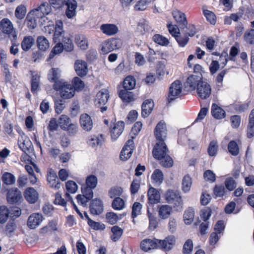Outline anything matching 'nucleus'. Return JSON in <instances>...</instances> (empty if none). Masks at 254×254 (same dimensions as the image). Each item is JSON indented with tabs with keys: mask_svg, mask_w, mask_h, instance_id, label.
Listing matches in <instances>:
<instances>
[{
	"mask_svg": "<svg viewBox=\"0 0 254 254\" xmlns=\"http://www.w3.org/2000/svg\"><path fill=\"white\" fill-rule=\"evenodd\" d=\"M175 242V238L172 235L168 236L163 240L156 239H145L141 241L140 248L145 252L157 248L169 251L173 248Z\"/></svg>",
	"mask_w": 254,
	"mask_h": 254,
	"instance_id": "nucleus-1",
	"label": "nucleus"
},
{
	"mask_svg": "<svg viewBox=\"0 0 254 254\" xmlns=\"http://www.w3.org/2000/svg\"><path fill=\"white\" fill-rule=\"evenodd\" d=\"M155 145L152 153L155 158L161 161L160 163L165 167H170L173 166V161L172 158L167 154L168 149L163 140H157Z\"/></svg>",
	"mask_w": 254,
	"mask_h": 254,
	"instance_id": "nucleus-2",
	"label": "nucleus"
},
{
	"mask_svg": "<svg viewBox=\"0 0 254 254\" xmlns=\"http://www.w3.org/2000/svg\"><path fill=\"white\" fill-rule=\"evenodd\" d=\"M57 43L52 49L49 55V59H53L55 55L61 54L64 50L66 52H71L73 50L74 45L70 36H65L61 38V40Z\"/></svg>",
	"mask_w": 254,
	"mask_h": 254,
	"instance_id": "nucleus-3",
	"label": "nucleus"
},
{
	"mask_svg": "<svg viewBox=\"0 0 254 254\" xmlns=\"http://www.w3.org/2000/svg\"><path fill=\"white\" fill-rule=\"evenodd\" d=\"M54 89L60 91L61 97L64 99L72 98L74 94V88L73 85L64 81H57L53 85Z\"/></svg>",
	"mask_w": 254,
	"mask_h": 254,
	"instance_id": "nucleus-4",
	"label": "nucleus"
},
{
	"mask_svg": "<svg viewBox=\"0 0 254 254\" xmlns=\"http://www.w3.org/2000/svg\"><path fill=\"white\" fill-rule=\"evenodd\" d=\"M166 200L169 203L172 204L177 210H181L183 208L182 198L178 191L173 190H168L165 195Z\"/></svg>",
	"mask_w": 254,
	"mask_h": 254,
	"instance_id": "nucleus-5",
	"label": "nucleus"
},
{
	"mask_svg": "<svg viewBox=\"0 0 254 254\" xmlns=\"http://www.w3.org/2000/svg\"><path fill=\"white\" fill-rule=\"evenodd\" d=\"M182 83L179 80L173 82L169 88L168 100L169 103L180 97L182 93Z\"/></svg>",
	"mask_w": 254,
	"mask_h": 254,
	"instance_id": "nucleus-6",
	"label": "nucleus"
},
{
	"mask_svg": "<svg viewBox=\"0 0 254 254\" xmlns=\"http://www.w3.org/2000/svg\"><path fill=\"white\" fill-rule=\"evenodd\" d=\"M196 92L198 97L202 99H206L211 95V88L210 85L205 81L199 82L196 88Z\"/></svg>",
	"mask_w": 254,
	"mask_h": 254,
	"instance_id": "nucleus-7",
	"label": "nucleus"
},
{
	"mask_svg": "<svg viewBox=\"0 0 254 254\" xmlns=\"http://www.w3.org/2000/svg\"><path fill=\"white\" fill-rule=\"evenodd\" d=\"M132 138L128 139L120 154V158L122 160L126 161L131 156L134 149V142L133 140V136L131 137Z\"/></svg>",
	"mask_w": 254,
	"mask_h": 254,
	"instance_id": "nucleus-8",
	"label": "nucleus"
},
{
	"mask_svg": "<svg viewBox=\"0 0 254 254\" xmlns=\"http://www.w3.org/2000/svg\"><path fill=\"white\" fill-rule=\"evenodd\" d=\"M202 76L200 75H191L189 76L184 85L188 90H194L196 89L199 82H201Z\"/></svg>",
	"mask_w": 254,
	"mask_h": 254,
	"instance_id": "nucleus-9",
	"label": "nucleus"
},
{
	"mask_svg": "<svg viewBox=\"0 0 254 254\" xmlns=\"http://www.w3.org/2000/svg\"><path fill=\"white\" fill-rule=\"evenodd\" d=\"M22 195L17 188H12L7 193V201L9 204H16L21 201Z\"/></svg>",
	"mask_w": 254,
	"mask_h": 254,
	"instance_id": "nucleus-10",
	"label": "nucleus"
},
{
	"mask_svg": "<svg viewBox=\"0 0 254 254\" xmlns=\"http://www.w3.org/2000/svg\"><path fill=\"white\" fill-rule=\"evenodd\" d=\"M51 9V6L49 3L45 2L32 10L36 11L35 13L37 14V17L41 18L42 20L45 22V19H47V18L45 15L50 13Z\"/></svg>",
	"mask_w": 254,
	"mask_h": 254,
	"instance_id": "nucleus-11",
	"label": "nucleus"
},
{
	"mask_svg": "<svg viewBox=\"0 0 254 254\" xmlns=\"http://www.w3.org/2000/svg\"><path fill=\"white\" fill-rule=\"evenodd\" d=\"M65 36H69V35L65 33L64 30L63 21L61 20H57L55 23L53 40L54 42H58L61 40V38Z\"/></svg>",
	"mask_w": 254,
	"mask_h": 254,
	"instance_id": "nucleus-12",
	"label": "nucleus"
},
{
	"mask_svg": "<svg viewBox=\"0 0 254 254\" xmlns=\"http://www.w3.org/2000/svg\"><path fill=\"white\" fill-rule=\"evenodd\" d=\"M79 123L81 127L86 131H90L93 127V120L87 114H82L80 115Z\"/></svg>",
	"mask_w": 254,
	"mask_h": 254,
	"instance_id": "nucleus-13",
	"label": "nucleus"
},
{
	"mask_svg": "<svg viewBox=\"0 0 254 254\" xmlns=\"http://www.w3.org/2000/svg\"><path fill=\"white\" fill-rule=\"evenodd\" d=\"M43 220L42 214L34 213L30 215L27 220V226L32 229L36 228L39 226Z\"/></svg>",
	"mask_w": 254,
	"mask_h": 254,
	"instance_id": "nucleus-14",
	"label": "nucleus"
},
{
	"mask_svg": "<svg viewBox=\"0 0 254 254\" xmlns=\"http://www.w3.org/2000/svg\"><path fill=\"white\" fill-rule=\"evenodd\" d=\"M64 4L67 8L65 11L66 16L68 18H72L76 15V9L77 6V2L75 0H64Z\"/></svg>",
	"mask_w": 254,
	"mask_h": 254,
	"instance_id": "nucleus-15",
	"label": "nucleus"
},
{
	"mask_svg": "<svg viewBox=\"0 0 254 254\" xmlns=\"http://www.w3.org/2000/svg\"><path fill=\"white\" fill-rule=\"evenodd\" d=\"M101 31L107 36H113L119 32V28L117 25L111 23L103 24L100 26Z\"/></svg>",
	"mask_w": 254,
	"mask_h": 254,
	"instance_id": "nucleus-16",
	"label": "nucleus"
},
{
	"mask_svg": "<svg viewBox=\"0 0 254 254\" xmlns=\"http://www.w3.org/2000/svg\"><path fill=\"white\" fill-rule=\"evenodd\" d=\"M166 127L165 122L161 121L157 125L154 134L157 140H164L167 134Z\"/></svg>",
	"mask_w": 254,
	"mask_h": 254,
	"instance_id": "nucleus-17",
	"label": "nucleus"
},
{
	"mask_svg": "<svg viewBox=\"0 0 254 254\" xmlns=\"http://www.w3.org/2000/svg\"><path fill=\"white\" fill-rule=\"evenodd\" d=\"M47 180L51 188L56 190H59L61 188V183L54 171H50L48 173Z\"/></svg>",
	"mask_w": 254,
	"mask_h": 254,
	"instance_id": "nucleus-18",
	"label": "nucleus"
},
{
	"mask_svg": "<svg viewBox=\"0 0 254 254\" xmlns=\"http://www.w3.org/2000/svg\"><path fill=\"white\" fill-rule=\"evenodd\" d=\"M172 15L174 18L181 28L186 27L188 22L186 15L181 11L176 9L172 12Z\"/></svg>",
	"mask_w": 254,
	"mask_h": 254,
	"instance_id": "nucleus-19",
	"label": "nucleus"
},
{
	"mask_svg": "<svg viewBox=\"0 0 254 254\" xmlns=\"http://www.w3.org/2000/svg\"><path fill=\"white\" fill-rule=\"evenodd\" d=\"M74 69L78 76H85L88 71L87 63L84 61L77 60L74 63Z\"/></svg>",
	"mask_w": 254,
	"mask_h": 254,
	"instance_id": "nucleus-20",
	"label": "nucleus"
},
{
	"mask_svg": "<svg viewBox=\"0 0 254 254\" xmlns=\"http://www.w3.org/2000/svg\"><path fill=\"white\" fill-rule=\"evenodd\" d=\"M109 98V91L106 89H103L99 91L96 95L95 103L99 106H104L107 102Z\"/></svg>",
	"mask_w": 254,
	"mask_h": 254,
	"instance_id": "nucleus-21",
	"label": "nucleus"
},
{
	"mask_svg": "<svg viewBox=\"0 0 254 254\" xmlns=\"http://www.w3.org/2000/svg\"><path fill=\"white\" fill-rule=\"evenodd\" d=\"M125 124L123 121L116 123L111 130V136L112 140H116L122 134L124 129Z\"/></svg>",
	"mask_w": 254,
	"mask_h": 254,
	"instance_id": "nucleus-22",
	"label": "nucleus"
},
{
	"mask_svg": "<svg viewBox=\"0 0 254 254\" xmlns=\"http://www.w3.org/2000/svg\"><path fill=\"white\" fill-rule=\"evenodd\" d=\"M24 197L30 203H35L39 197L37 191L33 188H28L24 191Z\"/></svg>",
	"mask_w": 254,
	"mask_h": 254,
	"instance_id": "nucleus-23",
	"label": "nucleus"
},
{
	"mask_svg": "<svg viewBox=\"0 0 254 254\" xmlns=\"http://www.w3.org/2000/svg\"><path fill=\"white\" fill-rule=\"evenodd\" d=\"M90 212L92 214L99 215L103 211V204L99 199H95L91 201L90 206Z\"/></svg>",
	"mask_w": 254,
	"mask_h": 254,
	"instance_id": "nucleus-24",
	"label": "nucleus"
},
{
	"mask_svg": "<svg viewBox=\"0 0 254 254\" xmlns=\"http://www.w3.org/2000/svg\"><path fill=\"white\" fill-rule=\"evenodd\" d=\"M172 212V207L169 205L164 204L158 206V216L162 219L168 218Z\"/></svg>",
	"mask_w": 254,
	"mask_h": 254,
	"instance_id": "nucleus-25",
	"label": "nucleus"
},
{
	"mask_svg": "<svg viewBox=\"0 0 254 254\" xmlns=\"http://www.w3.org/2000/svg\"><path fill=\"white\" fill-rule=\"evenodd\" d=\"M35 12L36 11L31 10L28 13L26 18V24L30 29H33L37 26V21L40 18L37 17Z\"/></svg>",
	"mask_w": 254,
	"mask_h": 254,
	"instance_id": "nucleus-26",
	"label": "nucleus"
},
{
	"mask_svg": "<svg viewBox=\"0 0 254 254\" xmlns=\"http://www.w3.org/2000/svg\"><path fill=\"white\" fill-rule=\"evenodd\" d=\"M148 199L151 204H156L160 202V194L155 188L150 187L148 190Z\"/></svg>",
	"mask_w": 254,
	"mask_h": 254,
	"instance_id": "nucleus-27",
	"label": "nucleus"
},
{
	"mask_svg": "<svg viewBox=\"0 0 254 254\" xmlns=\"http://www.w3.org/2000/svg\"><path fill=\"white\" fill-rule=\"evenodd\" d=\"M18 143L20 148L24 152L28 150L32 145L29 138L25 136L23 133H22V134H20V137L18 140Z\"/></svg>",
	"mask_w": 254,
	"mask_h": 254,
	"instance_id": "nucleus-28",
	"label": "nucleus"
},
{
	"mask_svg": "<svg viewBox=\"0 0 254 254\" xmlns=\"http://www.w3.org/2000/svg\"><path fill=\"white\" fill-rule=\"evenodd\" d=\"M153 107V101L151 99L146 100L142 105V117L143 118L148 117L152 112Z\"/></svg>",
	"mask_w": 254,
	"mask_h": 254,
	"instance_id": "nucleus-29",
	"label": "nucleus"
},
{
	"mask_svg": "<svg viewBox=\"0 0 254 254\" xmlns=\"http://www.w3.org/2000/svg\"><path fill=\"white\" fill-rule=\"evenodd\" d=\"M0 28L2 32L6 34L11 33L14 29L12 22L8 18H3L1 20Z\"/></svg>",
	"mask_w": 254,
	"mask_h": 254,
	"instance_id": "nucleus-30",
	"label": "nucleus"
},
{
	"mask_svg": "<svg viewBox=\"0 0 254 254\" xmlns=\"http://www.w3.org/2000/svg\"><path fill=\"white\" fill-rule=\"evenodd\" d=\"M104 136L103 134L98 135H91L89 137L88 144L92 147H96L98 145H102L104 142Z\"/></svg>",
	"mask_w": 254,
	"mask_h": 254,
	"instance_id": "nucleus-31",
	"label": "nucleus"
},
{
	"mask_svg": "<svg viewBox=\"0 0 254 254\" xmlns=\"http://www.w3.org/2000/svg\"><path fill=\"white\" fill-rule=\"evenodd\" d=\"M127 90L123 89L119 92V96L125 103H130L134 100V95L133 93Z\"/></svg>",
	"mask_w": 254,
	"mask_h": 254,
	"instance_id": "nucleus-32",
	"label": "nucleus"
},
{
	"mask_svg": "<svg viewBox=\"0 0 254 254\" xmlns=\"http://www.w3.org/2000/svg\"><path fill=\"white\" fill-rule=\"evenodd\" d=\"M31 92L33 93L37 92L39 89L40 84V75L35 71L32 72L31 73Z\"/></svg>",
	"mask_w": 254,
	"mask_h": 254,
	"instance_id": "nucleus-33",
	"label": "nucleus"
},
{
	"mask_svg": "<svg viewBox=\"0 0 254 254\" xmlns=\"http://www.w3.org/2000/svg\"><path fill=\"white\" fill-rule=\"evenodd\" d=\"M211 114L215 118L217 119H221L225 117L224 110L215 104L212 105Z\"/></svg>",
	"mask_w": 254,
	"mask_h": 254,
	"instance_id": "nucleus-34",
	"label": "nucleus"
},
{
	"mask_svg": "<svg viewBox=\"0 0 254 254\" xmlns=\"http://www.w3.org/2000/svg\"><path fill=\"white\" fill-rule=\"evenodd\" d=\"M34 39L31 36H25L21 42V48L24 51H28L34 43Z\"/></svg>",
	"mask_w": 254,
	"mask_h": 254,
	"instance_id": "nucleus-35",
	"label": "nucleus"
},
{
	"mask_svg": "<svg viewBox=\"0 0 254 254\" xmlns=\"http://www.w3.org/2000/svg\"><path fill=\"white\" fill-rule=\"evenodd\" d=\"M194 217V211L192 208L189 207L185 211L184 214V220L185 223L190 224L193 221Z\"/></svg>",
	"mask_w": 254,
	"mask_h": 254,
	"instance_id": "nucleus-36",
	"label": "nucleus"
},
{
	"mask_svg": "<svg viewBox=\"0 0 254 254\" xmlns=\"http://www.w3.org/2000/svg\"><path fill=\"white\" fill-rule=\"evenodd\" d=\"M2 182L6 185H12L15 182V176L10 173L4 172L1 177Z\"/></svg>",
	"mask_w": 254,
	"mask_h": 254,
	"instance_id": "nucleus-37",
	"label": "nucleus"
},
{
	"mask_svg": "<svg viewBox=\"0 0 254 254\" xmlns=\"http://www.w3.org/2000/svg\"><path fill=\"white\" fill-rule=\"evenodd\" d=\"M75 42L82 50H85L88 46V40L84 35H78L75 37Z\"/></svg>",
	"mask_w": 254,
	"mask_h": 254,
	"instance_id": "nucleus-38",
	"label": "nucleus"
},
{
	"mask_svg": "<svg viewBox=\"0 0 254 254\" xmlns=\"http://www.w3.org/2000/svg\"><path fill=\"white\" fill-rule=\"evenodd\" d=\"M136 82L134 78L132 76H127L124 81L123 87L124 89L131 90L135 86Z\"/></svg>",
	"mask_w": 254,
	"mask_h": 254,
	"instance_id": "nucleus-39",
	"label": "nucleus"
},
{
	"mask_svg": "<svg viewBox=\"0 0 254 254\" xmlns=\"http://www.w3.org/2000/svg\"><path fill=\"white\" fill-rule=\"evenodd\" d=\"M37 43L38 47L40 50L45 51L49 48V41L44 36H39L37 39Z\"/></svg>",
	"mask_w": 254,
	"mask_h": 254,
	"instance_id": "nucleus-40",
	"label": "nucleus"
},
{
	"mask_svg": "<svg viewBox=\"0 0 254 254\" xmlns=\"http://www.w3.org/2000/svg\"><path fill=\"white\" fill-rule=\"evenodd\" d=\"M152 39L155 43L162 46H167L170 43L168 39L160 34H155Z\"/></svg>",
	"mask_w": 254,
	"mask_h": 254,
	"instance_id": "nucleus-41",
	"label": "nucleus"
},
{
	"mask_svg": "<svg viewBox=\"0 0 254 254\" xmlns=\"http://www.w3.org/2000/svg\"><path fill=\"white\" fill-rule=\"evenodd\" d=\"M192 185V180L189 175H185L182 181V190L185 192L190 191Z\"/></svg>",
	"mask_w": 254,
	"mask_h": 254,
	"instance_id": "nucleus-42",
	"label": "nucleus"
},
{
	"mask_svg": "<svg viewBox=\"0 0 254 254\" xmlns=\"http://www.w3.org/2000/svg\"><path fill=\"white\" fill-rule=\"evenodd\" d=\"M58 120L59 126L64 130L67 128L68 126L71 123L70 119L65 115H61Z\"/></svg>",
	"mask_w": 254,
	"mask_h": 254,
	"instance_id": "nucleus-43",
	"label": "nucleus"
},
{
	"mask_svg": "<svg viewBox=\"0 0 254 254\" xmlns=\"http://www.w3.org/2000/svg\"><path fill=\"white\" fill-rule=\"evenodd\" d=\"M153 182L158 184L162 183L164 178L162 172L159 169H155L151 177Z\"/></svg>",
	"mask_w": 254,
	"mask_h": 254,
	"instance_id": "nucleus-44",
	"label": "nucleus"
},
{
	"mask_svg": "<svg viewBox=\"0 0 254 254\" xmlns=\"http://www.w3.org/2000/svg\"><path fill=\"white\" fill-rule=\"evenodd\" d=\"M8 216V209L5 206H0V224L5 223L7 221Z\"/></svg>",
	"mask_w": 254,
	"mask_h": 254,
	"instance_id": "nucleus-45",
	"label": "nucleus"
},
{
	"mask_svg": "<svg viewBox=\"0 0 254 254\" xmlns=\"http://www.w3.org/2000/svg\"><path fill=\"white\" fill-rule=\"evenodd\" d=\"M112 207L114 209L121 210L125 207V201L120 197H116L113 200L112 203Z\"/></svg>",
	"mask_w": 254,
	"mask_h": 254,
	"instance_id": "nucleus-46",
	"label": "nucleus"
},
{
	"mask_svg": "<svg viewBox=\"0 0 254 254\" xmlns=\"http://www.w3.org/2000/svg\"><path fill=\"white\" fill-rule=\"evenodd\" d=\"M113 235L111 236V239L114 242L117 241L123 234V230L120 227L117 226H113L111 229Z\"/></svg>",
	"mask_w": 254,
	"mask_h": 254,
	"instance_id": "nucleus-47",
	"label": "nucleus"
},
{
	"mask_svg": "<svg viewBox=\"0 0 254 254\" xmlns=\"http://www.w3.org/2000/svg\"><path fill=\"white\" fill-rule=\"evenodd\" d=\"M60 71L58 68H52L49 72L48 75V79L51 81H64L63 80H59Z\"/></svg>",
	"mask_w": 254,
	"mask_h": 254,
	"instance_id": "nucleus-48",
	"label": "nucleus"
},
{
	"mask_svg": "<svg viewBox=\"0 0 254 254\" xmlns=\"http://www.w3.org/2000/svg\"><path fill=\"white\" fill-rule=\"evenodd\" d=\"M26 13V8L24 5H19L16 8L15 15L17 18L19 19H23L25 17Z\"/></svg>",
	"mask_w": 254,
	"mask_h": 254,
	"instance_id": "nucleus-49",
	"label": "nucleus"
},
{
	"mask_svg": "<svg viewBox=\"0 0 254 254\" xmlns=\"http://www.w3.org/2000/svg\"><path fill=\"white\" fill-rule=\"evenodd\" d=\"M123 192V190L121 187L116 186L110 189L108 194L111 198H114L121 195Z\"/></svg>",
	"mask_w": 254,
	"mask_h": 254,
	"instance_id": "nucleus-50",
	"label": "nucleus"
},
{
	"mask_svg": "<svg viewBox=\"0 0 254 254\" xmlns=\"http://www.w3.org/2000/svg\"><path fill=\"white\" fill-rule=\"evenodd\" d=\"M101 52L103 54H106L113 51L111 43L109 40L104 41L100 45Z\"/></svg>",
	"mask_w": 254,
	"mask_h": 254,
	"instance_id": "nucleus-51",
	"label": "nucleus"
},
{
	"mask_svg": "<svg viewBox=\"0 0 254 254\" xmlns=\"http://www.w3.org/2000/svg\"><path fill=\"white\" fill-rule=\"evenodd\" d=\"M228 149L231 154L237 156L239 153L238 144L235 141H231L228 145Z\"/></svg>",
	"mask_w": 254,
	"mask_h": 254,
	"instance_id": "nucleus-52",
	"label": "nucleus"
},
{
	"mask_svg": "<svg viewBox=\"0 0 254 254\" xmlns=\"http://www.w3.org/2000/svg\"><path fill=\"white\" fill-rule=\"evenodd\" d=\"M203 13L207 20L211 24L214 25L216 22V17L215 14L207 9H203Z\"/></svg>",
	"mask_w": 254,
	"mask_h": 254,
	"instance_id": "nucleus-53",
	"label": "nucleus"
},
{
	"mask_svg": "<svg viewBox=\"0 0 254 254\" xmlns=\"http://www.w3.org/2000/svg\"><path fill=\"white\" fill-rule=\"evenodd\" d=\"M98 183V179L96 176L90 175L86 179V185L91 188L94 189L96 187Z\"/></svg>",
	"mask_w": 254,
	"mask_h": 254,
	"instance_id": "nucleus-54",
	"label": "nucleus"
},
{
	"mask_svg": "<svg viewBox=\"0 0 254 254\" xmlns=\"http://www.w3.org/2000/svg\"><path fill=\"white\" fill-rule=\"evenodd\" d=\"M16 228V225L15 223L13 220L9 221L5 226L4 230V233L6 235H10L14 232Z\"/></svg>",
	"mask_w": 254,
	"mask_h": 254,
	"instance_id": "nucleus-55",
	"label": "nucleus"
},
{
	"mask_svg": "<svg viewBox=\"0 0 254 254\" xmlns=\"http://www.w3.org/2000/svg\"><path fill=\"white\" fill-rule=\"evenodd\" d=\"M245 41L250 44H254V29H251L246 32L244 36Z\"/></svg>",
	"mask_w": 254,
	"mask_h": 254,
	"instance_id": "nucleus-56",
	"label": "nucleus"
},
{
	"mask_svg": "<svg viewBox=\"0 0 254 254\" xmlns=\"http://www.w3.org/2000/svg\"><path fill=\"white\" fill-rule=\"evenodd\" d=\"M65 187L67 192L71 193H75L78 189L77 184L73 181H67L66 183Z\"/></svg>",
	"mask_w": 254,
	"mask_h": 254,
	"instance_id": "nucleus-57",
	"label": "nucleus"
},
{
	"mask_svg": "<svg viewBox=\"0 0 254 254\" xmlns=\"http://www.w3.org/2000/svg\"><path fill=\"white\" fill-rule=\"evenodd\" d=\"M142 205L138 202L134 203L132 208L131 216L132 218H135L141 214Z\"/></svg>",
	"mask_w": 254,
	"mask_h": 254,
	"instance_id": "nucleus-58",
	"label": "nucleus"
},
{
	"mask_svg": "<svg viewBox=\"0 0 254 254\" xmlns=\"http://www.w3.org/2000/svg\"><path fill=\"white\" fill-rule=\"evenodd\" d=\"M218 150V145L215 141L210 142L208 148V153L210 156H215Z\"/></svg>",
	"mask_w": 254,
	"mask_h": 254,
	"instance_id": "nucleus-59",
	"label": "nucleus"
},
{
	"mask_svg": "<svg viewBox=\"0 0 254 254\" xmlns=\"http://www.w3.org/2000/svg\"><path fill=\"white\" fill-rule=\"evenodd\" d=\"M82 194L88 200H90L93 197V188L87 187L86 186H83L81 188Z\"/></svg>",
	"mask_w": 254,
	"mask_h": 254,
	"instance_id": "nucleus-60",
	"label": "nucleus"
},
{
	"mask_svg": "<svg viewBox=\"0 0 254 254\" xmlns=\"http://www.w3.org/2000/svg\"><path fill=\"white\" fill-rule=\"evenodd\" d=\"M140 180L137 179H134L132 182L130 187V190L131 194H135L136 193L140 188Z\"/></svg>",
	"mask_w": 254,
	"mask_h": 254,
	"instance_id": "nucleus-61",
	"label": "nucleus"
},
{
	"mask_svg": "<svg viewBox=\"0 0 254 254\" xmlns=\"http://www.w3.org/2000/svg\"><path fill=\"white\" fill-rule=\"evenodd\" d=\"M8 211L9 216L13 219L18 217L21 214V210L18 207H11Z\"/></svg>",
	"mask_w": 254,
	"mask_h": 254,
	"instance_id": "nucleus-62",
	"label": "nucleus"
},
{
	"mask_svg": "<svg viewBox=\"0 0 254 254\" xmlns=\"http://www.w3.org/2000/svg\"><path fill=\"white\" fill-rule=\"evenodd\" d=\"M106 216L107 222L111 225L115 224L119 220L118 215L113 212L107 213Z\"/></svg>",
	"mask_w": 254,
	"mask_h": 254,
	"instance_id": "nucleus-63",
	"label": "nucleus"
},
{
	"mask_svg": "<svg viewBox=\"0 0 254 254\" xmlns=\"http://www.w3.org/2000/svg\"><path fill=\"white\" fill-rule=\"evenodd\" d=\"M193 248V244L191 240L188 239L185 243L183 247V253L184 254H191Z\"/></svg>",
	"mask_w": 254,
	"mask_h": 254,
	"instance_id": "nucleus-64",
	"label": "nucleus"
}]
</instances>
